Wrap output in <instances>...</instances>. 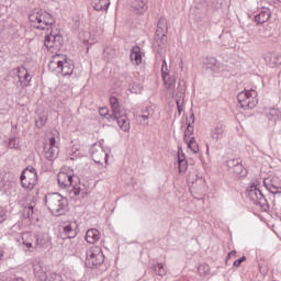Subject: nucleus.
<instances>
[{"label": "nucleus", "instance_id": "nucleus-17", "mask_svg": "<svg viewBox=\"0 0 281 281\" xmlns=\"http://www.w3.org/2000/svg\"><path fill=\"white\" fill-rule=\"evenodd\" d=\"M34 277L37 281H47V267L38 261L33 265Z\"/></svg>", "mask_w": 281, "mask_h": 281}, {"label": "nucleus", "instance_id": "nucleus-50", "mask_svg": "<svg viewBox=\"0 0 281 281\" xmlns=\"http://www.w3.org/2000/svg\"><path fill=\"white\" fill-rule=\"evenodd\" d=\"M83 43H89V41L88 40H83Z\"/></svg>", "mask_w": 281, "mask_h": 281}, {"label": "nucleus", "instance_id": "nucleus-40", "mask_svg": "<svg viewBox=\"0 0 281 281\" xmlns=\"http://www.w3.org/2000/svg\"><path fill=\"white\" fill-rule=\"evenodd\" d=\"M24 216L26 218H34V205L30 204L24 209Z\"/></svg>", "mask_w": 281, "mask_h": 281}, {"label": "nucleus", "instance_id": "nucleus-45", "mask_svg": "<svg viewBox=\"0 0 281 281\" xmlns=\"http://www.w3.org/2000/svg\"><path fill=\"white\" fill-rule=\"evenodd\" d=\"M8 218V215L5 214V211L0 210V223H3Z\"/></svg>", "mask_w": 281, "mask_h": 281}, {"label": "nucleus", "instance_id": "nucleus-4", "mask_svg": "<svg viewBox=\"0 0 281 281\" xmlns=\"http://www.w3.org/2000/svg\"><path fill=\"white\" fill-rule=\"evenodd\" d=\"M29 21L35 30H52V25L55 23L54 16L43 9L32 11Z\"/></svg>", "mask_w": 281, "mask_h": 281}, {"label": "nucleus", "instance_id": "nucleus-29", "mask_svg": "<svg viewBox=\"0 0 281 281\" xmlns=\"http://www.w3.org/2000/svg\"><path fill=\"white\" fill-rule=\"evenodd\" d=\"M131 60L133 65H142V48H139V46L132 47Z\"/></svg>", "mask_w": 281, "mask_h": 281}, {"label": "nucleus", "instance_id": "nucleus-32", "mask_svg": "<svg viewBox=\"0 0 281 281\" xmlns=\"http://www.w3.org/2000/svg\"><path fill=\"white\" fill-rule=\"evenodd\" d=\"M109 5H111V2L109 0H98L93 9L97 10V12H102V10H109Z\"/></svg>", "mask_w": 281, "mask_h": 281}, {"label": "nucleus", "instance_id": "nucleus-34", "mask_svg": "<svg viewBox=\"0 0 281 281\" xmlns=\"http://www.w3.org/2000/svg\"><path fill=\"white\" fill-rule=\"evenodd\" d=\"M206 65L209 69H212L213 71H216V69H221V63H218V60H216L214 57H207Z\"/></svg>", "mask_w": 281, "mask_h": 281}, {"label": "nucleus", "instance_id": "nucleus-37", "mask_svg": "<svg viewBox=\"0 0 281 281\" xmlns=\"http://www.w3.org/2000/svg\"><path fill=\"white\" fill-rule=\"evenodd\" d=\"M198 272L201 276H210V265L207 263H201L198 268Z\"/></svg>", "mask_w": 281, "mask_h": 281}, {"label": "nucleus", "instance_id": "nucleus-35", "mask_svg": "<svg viewBox=\"0 0 281 281\" xmlns=\"http://www.w3.org/2000/svg\"><path fill=\"white\" fill-rule=\"evenodd\" d=\"M154 271L157 276H160L161 278H164V276H166L167 273L166 268L164 267V263H156L154 266Z\"/></svg>", "mask_w": 281, "mask_h": 281}, {"label": "nucleus", "instance_id": "nucleus-46", "mask_svg": "<svg viewBox=\"0 0 281 281\" xmlns=\"http://www.w3.org/2000/svg\"><path fill=\"white\" fill-rule=\"evenodd\" d=\"M232 256H236V251H235V250H233V251H231V252L228 254V258L232 257Z\"/></svg>", "mask_w": 281, "mask_h": 281}, {"label": "nucleus", "instance_id": "nucleus-9", "mask_svg": "<svg viewBox=\"0 0 281 281\" xmlns=\"http://www.w3.org/2000/svg\"><path fill=\"white\" fill-rule=\"evenodd\" d=\"M44 45L52 54L60 52L63 49V35L50 32L48 35H45Z\"/></svg>", "mask_w": 281, "mask_h": 281}, {"label": "nucleus", "instance_id": "nucleus-8", "mask_svg": "<svg viewBox=\"0 0 281 281\" xmlns=\"http://www.w3.org/2000/svg\"><path fill=\"white\" fill-rule=\"evenodd\" d=\"M247 196L249 201L255 205H260V207L267 203V199L262 194V191L260 190V182L258 181L251 182L247 188Z\"/></svg>", "mask_w": 281, "mask_h": 281}, {"label": "nucleus", "instance_id": "nucleus-25", "mask_svg": "<svg viewBox=\"0 0 281 281\" xmlns=\"http://www.w3.org/2000/svg\"><path fill=\"white\" fill-rule=\"evenodd\" d=\"M271 19V11L269 9H262L257 15H255V23L257 25H262Z\"/></svg>", "mask_w": 281, "mask_h": 281}, {"label": "nucleus", "instance_id": "nucleus-43", "mask_svg": "<svg viewBox=\"0 0 281 281\" xmlns=\"http://www.w3.org/2000/svg\"><path fill=\"white\" fill-rule=\"evenodd\" d=\"M223 3H225L224 0H212L213 8H216V10L223 8Z\"/></svg>", "mask_w": 281, "mask_h": 281}, {"label": "nucleus", "instance_id": "nucleus-48", "mask_svg": "<svg viewBox=\"0 0 281 281\" xmlns=\"http://www.w3.org/2000/svg\"><path fill=\"white\" fill-rule=\"evenodd\" d=\"M177 105H178L179 113H181V105H179V101L177 102Z\"/></svg>", "mask_w": 281, "mask_h": 281}, {"label": "nucleus", "instance_id": "nucleus-26", "mask_svg": "<svg viewBox=\"0 0 281 281\" xmlns=\"http://www.w3.org/2000/svg\"><path fill=\"white\" fill-rule=\"evenodd\" d=\"M86 240L90 245H95V243H98V240H100V231H98L95 228L88 229L86 233Z\"/></svg>", "mask_w": 281, "mask_h": 281}, {"label": "nucleus", "instance_id": "nucleus-27", "mask_svg": "<svg viewBox=\"0 0 281 281\" xmlns=\"http://www.w3.org/2000/svg\"><path fill=\"white\" fill-rule=\"evenodd\" d=\"M263 186L271 194H281V187L273 183V180L269 178L263 179Z\"/></svg>", "mask_w": 281, "mask_h": 281}, {"label": "nucleus", "instance_id": "nucleus-47", "mask_svg": "<svg viewBox=\"0 0 281 281\" xmlns=\"http://www.w3.org/2000/svg\"><path fill=\"white\" fill-rule=\"evenodd\" d=\"M3 258V248L0 247V260Z\"/></svg>", "mask_w": 281, "mask_h": 281}, {"label": "nucleus", "instance_id": "nucleus-42", "mask_svg": "<svg viewBox=\"0 0 281 281\" xmlns=\"http://www.w3.org/2000/svg\"><path fill=\"white\" fill-rule=\"evenodd\" d=\"M20 140L18 137H11L9 139V148H19Z\"/></svg>", "mask_w": 281, "mask_h": 281}, {"label": "nucleus", "instance_id": "nucleus-28", "mask_svg": "<svg viewBox=\"0 0 281 281\" xmlns=\"http://www.w3.org/2000/svg\"><path fill=\"white\" fill-rule=\"evenodd\" d=\"M61 68L59 70V74H63V76H71L74 74V64L67 61V58L64 56L61 57Z\"/></svg>", "mask_w": 281, "mask_h": 281}, {"label": "nucleus", "instance_id": "nucleus-1", "mask_svg": "<svg viewBox=\"0 0 281 281\" xmlns=\"http://www.w3.org/2000/svg\"><path fill=\"white\" fill-rule=\"evenodd\" d=\"M110 104L112 113H109V108H100L99 113L102 117H105L108 122H117L119 127L123 133H128L131 131V121L126 115V110L120 105V101L116 97H110Z\"/></svg>", "mask_w": 281, "mask_h": 281}, {"label": "nucleus", "instance_id": "nucleus-7", "mask_svg": "<svg viewBox=\"0 0 281 281\" xmlns=\"http://www.w3.org/2000/svg\"><path fill=\"white\" fill-rule=\"evenodd\" d=\"M237 100L241 109H256L258 105V92L256 90H244L238 93Z\"/></svg>", "mask_w": 281, "mask_h": 281}, {"label": "nucleus", "instance_id": "nucleus-10", "mask_svg": "<svg viewBox=\"0 0 281 281\" xmlns=\"http://www.w3.org/2000/svg\"><path fill=\"white\" fill-rule=\"evenodd\" d=\"M90 156L94 164L102 166V161H104L105 166H109V154L105 153L104 147L100 143L91 146Z\"/></svg>", "mask_w": 281, "mask_h": 281}, {"label": "nucleus", "instance_id": "nucleus-24", "mask_svg": "<svg viewBox=\"0 0 281 281\" xmlns=\"http://www.w3.org/2000/svg\"><path fill=\"white\" fill-rule=\"evenodd\" d=\"M131 7L138 14H144L148 10V0H132Z\"/></svg>", "mask_w": 281, "mask_h": 281}, {"label": "nucleus", "instance_id": "nucleus-13", "mask_svg": "<svg viewBox=\"0 0 281 281\" xmlns=\"http://www.w3.org/2000/svg\"><path fill=\"white\" fill-rule=\"evenodd\" d=\"M58 146L56 145V138L50 137L49 143L44 146V157L48 161H54L58 157Z\"/></svg>", "mask_w": 281, "mask_h": 281}, {"label": "nucleus", "instance_id": "nucleus-44", "mask_svg": "<svg viewBox=\"0 0 281 281\" xmlns=\"http://www.w3.org/2000/svg\"><path fill=\"white\" fill-rule=\"evenodd\" d=\"M247 260V257L243 256L241 258L237 259L234 261V267H240V265H243V262H245Z\"/></svg>", "mask_w": 281, "mask_h": 281}, {"label": "nucleus", "instance_id": "nucleus-36", "mask_svg": "<svg viewBox=\"0 0 281 281\" xmlns=\"http://www.w3.org/2000/svg\"><path fill=\"white\" fill-rule=\"evenodd\" d=\"M188 148H190V150H192L194 155L199 153V144H196L194 137H191L190 140L188 142Z\"/></svg>", "mask_w": 281, "mask_h": 281}, {"label": "nucleus", "instance_id": "nucleus-14", "mask_svg": "<svg viewBox=\"0 0 281 281\" xmlns=\"http://www.w3.org/2000/svg\"><path fill=\"white\" fill-rule=\"evenodd\" d=\"M226 166L236 177H247V169H245L240 159H231L226 162Z\"/></svg>", "mask_w": 281, "mask_h": 281}, {"label": "nucleus", "instance_id": "nucleus-49", "mask_svg": "<svg viewBox=\"0 0 281 281\" xmlns=\"http://www.w3.org/2000/svg\"><path fill=\"white\" fill-rule=\"evenodd\" d=\"M81 196H82V199H85V196H87V192L82 191Z\"/></svg>", "mask_w": 281, "mask_h": 281}, {"label": "nucleus", "instance_id": "nucleus-20", "mask_svg": "<svg viewBox=\"0 0 281 281\" xmlns=\"http://www.w3.org/2000/svg\"><path fill=\"white\" fill-rule=\"evenodd\" d=\"M211 138L214 139V142H218L223 139V135H225V125L223 123H216L211 128Z\"/></svg>", "mask_w": 281, "mask_h": 281}, {"label": "nucleus", "instance_id": "nucleus-39", "mask_svg": "<svg viewBox=\"0 0 281 281\" xmlns=\"http://www.w3.org/2000/svg\"><path fill=\"white\" fill-rule=\"evenodd\" d=\"M130 91L132 93H142V85L137 82H132L130 85Z\"/></svg>", "mask_w": 281, "mask_h": 281}, {"label": "nucleus", "instance_id": "nucleus-5", "mask_svg": "<svg viewBox=\"0 0 281 281\" xmlns=\"http://www.w3.org/2000/svg\"><path fill=\"white\" fill-rule=\"evenodd\" d=\"M21 188L26 192H32L38 184V172L34 167H26L20 175Z\"/></svg>", "mask_w": 281, "mask_h": 281}, {"label": "nucleus", "instance_id": "nucleus-16", "mask_svg": "<svg viewBox=\"0 0 281 281\" xmlns=\"http://www.w3.org/2000/svg\"><path fill=\"white\" fill-rule=\"evenodd\" d=\"M61 246L66 251H70L72 256H76L80 251V241L76 238L63 239Z\"/></svg>", "mask_w": 281, "mask_h": 281}, {"label": "nucleus", "instance_id": "nucleus-21", "mask_svg": "<svg viewBox=\"0 0 281 281\" xmlns=\"http://www.w3.org/2000/svg\"><path fill=\"white\" fill-rule=\"evenodd\" d=\"M22 245L26 247V249H34V243H36V234L32 232H26L22 234Z\"/></svg>", "mask_w": 281, "mask_h": 281}, {"label": "nucleus", "instance_id": "nucleus-30", "mask_svg": "<svg viewBox=\"0 0 281 281\" xmlns=\"http://www.w3.org/2000/svg\"><path fill=\"white\" fill-rule=\"evenodd\" d=\"M194 133V114H191L189 119H187V130L184 132V139L190 137Z\"/></svg>", "mask_w": 281, "mask_h": 281}, {"label": "nucleus", "instance_id": "nucleus-33", "mask_svg": "<svg viewBox=\"0 0 281 281\" xmlns=\"http://www.w3.org/2000/svg\"><path fill=\"white\" fill-rule=\"evenodd\" d=\"M178 168L179 172H186L188 170V160L184 155H178Z\"/></svg>", "mask_w": 281, "mask_h": 281}, {"label": "nucleus", "instance_id": "nucleus-11", "mask_svg": "<svg viewBox=\"0 0 281 281\" xmlns=\"http://www.w3.org/2000/svg\"><path fill=\"white\" fill-rule=\"evenodd\" d=\"M161 76L167 91L175 95V87L177 85V79L170 76V72L168 71V61H166V59L162 60Z\"/></svg>", "mask_w": 281, "mask_h": 281}, {"label": "nucleus", "instance_id": "nucleus-15", "mask_svg": "<svg viewBox=\"0 0 281 281\" xmlns=\"http://www.w3.org/2000/svg\"><path fill=\"white\" fill-rule=\"evenodd\" d=\"M78 236V224L68 223L63 226V231L59 234L60 240H67V238H76Z\"/></svg>", "mask_w": 281, "mask_h": 281}, {"label": "nucleus", "instance_id": "nucleus-19", "mask_svg": "<svg viewBox=\"0 0 281 281\" xmlns=\"http://www.w3.org/2000/svg\"><path fill=\"white\" fill-rule=\"evenodd\" d=\"M16 74L22 87H30V82H32V75H30L27 68L19 67Z\"/></svg>", "mask_w": 281, "mask_h": 281}, {"label": "nucleus", "instance_id": "nucleus-41", "mask_svg": "<svg viewBox=\"0 0 281 281\" xmlns=\"http://www.w3.org/2000/svg\"><path fill=\"white\" fill-rule=\"evenodd\" d=\"M268 120H272L276 122L278 120V110L277 109H270L269 113H267Z\"/></svg>", "mask_w": 281, "mask_h": 281}, {"label": "nucleus", "instance_id": "nucleus-23", "mask_svg": "<svg viewBox=\"0 0 281 281\" xmlns=\"http://www.w3.org/2000/svg\"><path fill=\"white\" fill-rule=\"evenodd\" d=\"M265 60L269 67H278L281 65V55L279 53H268Z\"/></svg>", "mask_w": 281, "mask_h": 281}, {"label": "nucleus", "instance_id": "nucleus-31", "mask_svg": "<svg viewBox=\"0 0 281 281\" xmlns=\"http://www.w3.org/2000/svg\"><path fill=\"white\" fill-rule=\"evenodd\" d=\"M153 111V109L150 108H145L144 110H142V114L140 116H138V122H140V124L143 126H148V117H150V112Z\"/></svg>", "mask_w": 281, "mask_h": 281}, {"label": "nucleus", "instance_id": "nucleus-6", "mask_svg": "<svg viewBox=\"0 0 281 281\" xmlns=\"http://www.w3.org/2000/svg\"><path fill=\"white\" fill-rule=\"evenodd\" d=\"M104 262V254L102 252V248L98 246H92L88 250H86V261L85 265L89 269H93V267H99Z\"/></svg>", "mask_w": 281, "mask_h": 281}, {"label": "nucleus", "instance_id": "nucleus-51", "mask_svg": "<svg viewBox=\"0 0 281 281\" xmlns=\"http://www.w3.org/2000/svg\"><path fill=\"white\" fill-rule=\"evenodd\" d=\"M279 1V3H281V0H278Z\"/></svg>", "mask_w": 281, "mask_h": 281}, {"label": "nucleus", "instance_id": "nucleus-18", "mask_svg": "<svg viewBox=\"0 0 281 281\" xmlns=\"http://www.w3.org/2000/svg\"><path fill=\"white\" fill-rule=\"evenodd\" d=\"M49 237L44 233H37L34 241V249L45 250L49 247Z\"/></svg>", "mask_w": 281, "mask_h": 281}, {"label": "nucleus", "instance_id": "nucleus-38", "mask_svg": "<svg viewBox=\"0 0 281 281\" xmlns=\"http://www.w3.org/2000/svg\"><path fill=\"white\" fill-rule=\"evenodd\" d=\"M47 124V115L46 114H40L38 120L36 121L35 125L37 128H43V126Z\"/></svg>", "mask_w": 281, "mask_h": 281}, {"label": "nucleus", "instance_id": "nucleus-3", "mask_svg": "<svg viewBox=\"0 0 281 281\" xmlns=\"http://www.w3.org/2000/svg\"><path fill=\"white\" fill-rule=\"evenodd\" d=\"M45 205L54 216H63L67 212L69 202L60 193H48L45 195Z\"/></svg>", "mask_w": 281, "mask_h": 281}, {"label": "nucleus", "instance_id": "nucleus-2", "mask_svg": "<svg viewBox=\"0 0 281 281\" xmlns=\"http://www.w3.org/2000/svg\"><path fill=\"white\" fill-rule=\"evenodd\" d=\"M78 176L74 175L72 170L67 168H61V170L57 175V183L61 190H68L70 194V199L74 196H79L81 190L77 184Z\"/></svg>", "mask_w": 281, "mask_h": 281}, {"label": "nucleus", "instance_id": "nucleus-12", "mask_svg": "<svg viewBox=\"0 0 281 281\" xmlns=\"http://www.w3.org/2000/svg\"><path fill=\"white\" fill-rule=\"evenodd\" d=\"M168 34V20L166 18H160L157 23V29L155 33V41L158 45H166V36Z\"/></svg>", "mask_w": 281, "mask_h": 281}, {"label": "nucleus", "instance_id": "nucleus-22", "mask_svg": "<svg viewBox=\"0 0 281 281\" xmlns=\"http://www.w3.org/2000/svg\"><path fill=\"white\" fill-rule=\"evenodd\" d=\"M63 55H54L53 59L48 64V69L50 71H56V74H60V69L63 67Z\"/></svg>", "mask_w": 281, "mask_h": 281}]
</instances>
